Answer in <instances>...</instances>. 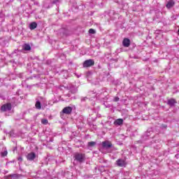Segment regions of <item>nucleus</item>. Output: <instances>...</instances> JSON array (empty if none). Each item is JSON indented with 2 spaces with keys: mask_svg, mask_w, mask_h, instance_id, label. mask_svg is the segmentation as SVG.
I'll return each instance as SVG.
<instances>
[{
  "mask_svg": "<svg viewBox=\"0 0 179 179\" xmlns=\"http://www.w3.org/2000/svg\"><path fill=\"white\" fill-rule=\"evenodd\" d=\"M62 113H63V114H67V115L71 114V113H72V107H71V106L65 107L62 110Z\"/></svg>",
  "mask_w": 179,
  "mask_h": 179,
  "instance_id": "423d86ee",
  "label": "nucleus"
},
{
  "mask_svg": "<svg viewBox=\"0 0 179 179\" xmlns=\"http://www.w3.org/2000/svg\"><path fill=\"white\" fill-rule=\"evenodd\" d=\"M118 100H120V98H118L117 96L115 97L114 101H118Z\"/></svg>",
  "mask_w": 179,
  "mask_h": 179,
  "instance_id": "6ab92c4d",
  "label": "nucleus"
},
{
  "mask_svg": "<svg viewBox=\"0 0 179 179\" xmlns=\"http://www.w3.org/2000/svg\"><path fill=\"white\" fill-rule=\"evenodd\" d=\"M89 33H90V34H94L96 33V31H94V29H90L89 30Z\"/></svg>",
  "mask_w": 179,
  "mask_h": 179,
  "instance_id": "f3484780",
  "label": "nucleus"
},
{
  "mask_svg": "<svg viewBox=\"0 0 179 179\" xmlns=\"http://www.w3.org/2000/svg\"><path fill=\"white\" fill-rule=\"evenodd\" d=\"M74 159L79 163H83L86 160V155L80 152L74 153Z\"/></svg>",
  "mask_w": 179,
  "mask_h": 179,
  "instance_id": "f257e3e1",
  "label": "nucleus"
},
{
  "mask_svg": "<svg viewBox=\"0 0 179 179\" xmlns=\"http://www.w3.org/2000/svg\"><path fill=\"white\" fill-rule=\"evenodd\" d=\"M111 146H113V144L111 143V142L108 141L102 142V147L104 148L105 149H110Z\"/></svg>",
  "mask_w": 179,
  "mask_h": 179,
  "instance_id": "20e7f679",
  "label": "nucleus"
},
{
  "mask_svg": "<svg viewBox=\"0 0 179 179\" xmlns=\"http://www.w3.org/2000/svg\"><path fill=\"white\" fill-rule=\"evenodd\" d=\"M94 65V60L90 59L83 62V68H89Z\"/></svg>",
  "mask_w": 179,
  "mask_h": 179,
  "instance_id": "f03ea898",
  "label": "nucleus"
},
{
  "mask_svg": "<svg viewBox=\"0 0 179 179\" xmlns=\"http://www.w3.org/2000/svg\"><path fill=\"white\" fill-rule=\"evenodd\" d=\"M122 124H124V120L122 119H117L114 122V125H122Z\"/></svg>",
  "mask_w": 179,
  "mask_h": 179,
  "instance_id": "9b49d317",
  "label": "nucleus"
},
{
  "mask_svg": "<svg viewBox=\"0 0 179 179\" xmlns=\"http://www.w3.org/2000/svg\"><path fill=\"white\" fill-rule=\"evenodd\" d=\"M116 163L119 167H125L127 166V162L124 159H117Z\"/></svg>",
  "mask_w": 179,
  "mask_h": 179,
  "instance_id": "39448f33",
  "label": "nucleus"
},
{
  "mask_svg": "<svg viewBox=\"0 0 179 179\" xmlns=\"http://www.w3.org/2000/svg\"><path fill=\"white\" fill-rule=\"evenodd\" d=\"M35 107L37 110H41V102H40V101H36Z\"/></svg>",
  "mask_w": 179,
  "mask_h": 179,
  "instance_id": "4468645a",
  "label": "nucleus"
},
{
  "mask_svg": "<svg viewBox=\"0 0 179 179\" xmlns=\"http://www.w3.org/2000/svg\"><path fill=\"white\" fill-rule=\"evenodd\" d=\"M122 44L124 45V47H129V45H131V41H129V39L125 38L123 40Z\"/></svg>",
  "mask_w": 179,
  "mask_h": 179,
  "instance_id": "6e6552de",
  "label": "nucleus"
},
{
  "mask_svg": "<svg viewBox=\"0 0 179 179\" xmlns=\"http://www.w3.org/2000/svg\"><path fill=\"white\" fill-rule=\"evenodd\" d=\"M10 110H12V104L10 103H6L1 106V111H3V112L10 111Z\"/></svg>",
  "mask_w": 179,
  "mask_h": 179,
  "instance_id": "7ed1b4c3",
  "label": "nucleus"
},
{
  "mask_svg": "<svg viewBox=\"0 0 179 179\" xmlns=\"http://www.w3.org/2000/svg\"><path fill=\"white\" fill-rule=\"evenodd\" d=\"M37 28V23L36 22H31L30 24H29V29L30 30H34V29H36Z\"/></svg>",
  "mask_w": 179,
  "mask_h": 179,
  "instance_id": "f8f14e48",
  "label": "nucleus"
},
{
  "mask_svg": "<svg viewBox=\"0 0 179 179\" xmlns=\"http://www.w3.org/2000/svg\"><path fill=\"white\" fill-rule=\"evenodd\" d=\"M174 5H176V2H174L173 0H170L166 3V8H167V9H171V8H173V6H174Z\"/></svg>",
  "mask_w": 179,
  "mask_h": 179,
  "instance_id": "1a4fd4ad",
  "label": "nucleus"
},
{
  "mask_svg": "<svg viewBox=\"0 0 179 179\" xmlns=\"http://www.w3.org/2000/svg\"><path fill=\"white\" fill-rule=\"evenodd\" d=\"M88 146L89 148H93V146H96V142L94 141L88 142Z\"/></svg>",
  "mask_w": 179,
  "mask_h": 179,
  "instance_id": "2eb2a0df",
  "label": "nucleus"
},
{
  "mask_svg": "<svg viewBox=\"0 0 179 179\" xmlns=\"http://www.w3.org/2000/svg\"><path fill=\"white\" fill-rule=\"evenodd\" d=\"M176 103H177V101H176V99H171L168 100V104L171 106V107H173V106H174V104H176Z\"/></svg>",
  "mask_w": 179,
  "mask_h": 179,
  "instance_id": "9d476101",
  "label": "nucleus"
},
{
  "mask_svg": "<svg viewBox=\"0 0 179 179\" xmlns=\"http://www.w3.org/2000/svg\"><path fill=\"white\" fill-rule=\"evenodd\" d=\"M27 160H34L36 159V154L34 152H30L27 156Z\"/></svg>",
  "mask_w": 179,
  "mask_h": 179,
  "instance_id": "0eeeda50",
  "label": "nucleus"
},
{
  "mask_svg": "<svg viewBox=\"0 0 179 179\" xmlns=\"http://www.w3.org/2000/svg\"><path fill=\"white\" fill-rule=\"evenodd\" d=\"M23 50L25 51H30L31 50V47H30V45L29 44H24L23 45Z\"/></svg>",
  "mask_w": 179,
  "mask_h": 179,
  "instance_id": "ddd939ff",
  "label": "nucleus"
},
{
  "mask_svg": "<svg viewBox=\"0 0 179 179\" xmlns=\"http://www.w3.org/2000/svg\"><path fill=\"white\" fill-rule=\"evenodd\" d=\"M41 122H42V124H43V125H47V124H48V120H47V119H42L41 120Z\"/></svg>",
  "mask_w": 179,
  "mask_h": 179,
  "instance_id": "dca6fc26",
  "label": "nucleus"
},
{
  "mask_svg": "<svg viewBox=\"0 0 179 179\" xmlns=\"http://www.w3.org/2000/svg\"><path fill=\"white\" fill-rule=\"evenodd\" d=\"M40 99L42 100L43 101H45V99L43 97H40Z\"/></svg>",
  "mask_w": 179,
  "mask_h": 179,
  "instance_id": "aec40b11",
  "label": "nucleus"
},
{
  "mask_svg": "<svg viewBox=\"0 0 179 179\" xmlns=\"http://www.w3.org/2000/svg\"><path fill=\"white\" fill-rule=\"evenodd\" d=\"M7 155H8V151H4L1 152V156H3V157H5V156H6Z\"/></svg>",
  "mask_w": 179,
  "mask_h": 179,
  "instance_id": "a211bd4d",
  "label": "nucleus"
}]
</instances>
